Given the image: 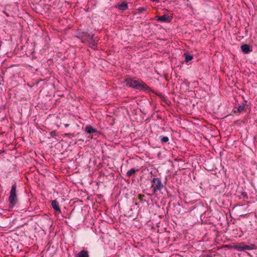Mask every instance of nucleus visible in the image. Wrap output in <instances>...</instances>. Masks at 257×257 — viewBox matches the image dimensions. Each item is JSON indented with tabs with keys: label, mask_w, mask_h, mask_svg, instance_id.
<instances>
[{
	"label": "nucleus",
	"mask_w": 257,
	"mask_h": 257,
	"mask_svg": "<svg viewBox=\"0 0 257 257\" xmlns=\"http://www.w3.org/2000/svg\"><path fill=\"white\" fill-rule=\"evenodd\" d=\"M75 37L80 39L82 43L87 44L91 48L95 49L97 46L94 35L92 33H88L87 32L78 29L76 33Z\"/></svg>",
	"instance_id": "obj_1"
},
{
	"label": "nucleus",
	"mask_w": 257,
	"mask_h": 257,
	"mask_svg": "<svg viewBox=\"0 0 257 257\" xmlns=\"http://www.w3.org/2000/svg\"><path fill=\"white\" fill-rule=\"evenodd\" d=\"M124 83L126 86L134 89L147 92L151 91V88L144 81L139 79H135L128 77L125 79Z\"/></svg>",
	"instance_id": "obj_2"
},
{
	"label": "nucleus",
	"mask_w": 257,
	"mask_h": 257,
	"mask_svg": "<svg viewBox=\"0 0 257 257\" xmlns=\"http://www.w3.org/2000/svg\"><path fill=\"white\" fill-rule=\"evenodd\" d=\"M8 200L10 203V208H13L18 202L16 182H14V183L12 185Z\"/></svg>",
	"instance_id": "obj_3"
},
{
	"label": "nucleus",
	"mask_w": 257,
	"mask_h": 257,
	"mask_svg": "<svg viewBox=\"0 0 257 257\" xmlns=\"http://www.w3.org/2000/svg\"><path fill=\"white\" fill-rule=\"evenodd\" d=\"M151 188H152L153 193L155 194L158 192L161 191L164 187L163 183L161 179L158 177H154L151 181Z\"/></svg>",
	"instance_id": "obj_4"
},
{
	"label": "nucleus",
	"mask_w": 257,
	"mask_h": 257,
	"mask_svg": "<svg viewBox=\"0 0 257 257\" xmlns=\"http://www.w3.org/2000/svg\"><path fill=\"white\" fill-rule=\"evenodd\" d=\"M172 18V17H167L165 15L159 17H156V19L158 21L168 23L171 22Z\"/></svg>",
	"instance_id": "obj_5"
},
{
	"label": "nucleus",
	"mask_w": 257,
	"mask_h": 257,
	"mask_svg": "<svg viewBox=\"0 0 257 257\" xmlns=\"http://www.w3.org/2000/svg\"><path fill=\"white\" fill-rule=\"evenodd\" d=\"M51 206L53 209L57 213H61V209L59 207V203L56 200H52Z\"/></svg>",
	"instance_id": "obj_6"
},
{
	"label": "nucleus",
	"mask_w": 257,
	"mask_h": 257,
	"mask_svg": "<svg viewBox=\"0 0 257 257\" xmlns=\"http://www.w3.org/2000/svg\"><path fill=\"white\" fill-rule=\"evenodd\" d=\"M85 131L87 134H98L97 130L93 127L91 125H87L85 127Z\"/></svg>",
	"instance_id": "obj_7"
},
{
	"label": "nucleus",
	"mask_w": 257,
	"mask_h": 257,
	"mask_svg": "<svg viewBox=\"0 0 257 257\" xmlns=\"http://www.w3.org/2000/svg\"><path fill=\"white\" fill-rule=\"evenodd\" d=\"M115 8L119 10L124 11L128 9V5L127 3L123 2L122 4L116 5Z\"/></svg>",
	"instance_id": "obj_8"
},
{
	"label": "nucleus",
	"mask_w": 257,
	"mask_h": 257,
	"mask_svg": "<svg viewBox=\"0 0 257 257\" xmlns=\"http://www.w3.org/2000/svg\"><path fill=\"white\" fill-rule=\"evenodd\" d=\"M241 51L245 54H248L252 51L249 45L247 44H243L241 46Z\"/></svg>",
	"instance_id": "obj_9"
},
{
	"label": "nucleus",
	"mask_w": 257,
	"mask_h": 257,
	"mask_svg": "<svg viewBox=\"0 0 257 257\" xmlns=\"http://www.w3.org/2000/svg\"><path fill=\"white\" fill-rule=\"evenodd\" d=\"M76 257H89V252L87 250H81L77 254Z\"/></svg>",
	"instance_id": "obj_10"
},
{
	"label": "nucleus",
	"mask_w": 257,
	"mask_h": 257,
	"mask_svg": "<svg viewBox=\"0 0 257 257\" xmlns=\"http://www.w3.org/2000/svg\"><path fill=\"white\" fill-rule=\"evenodd\" d=\"M159 139L162 144H166L169 141V138L168 137L164 136H159Z\"/></svg>",
	"instance_id": "obj_11"
},
{
	"label": "nucleus",
	"mask_w": 257,
	"mask_h": 257,
	"mask_svg": "<svg viewBox=\"0 0 257 257\" xmlns=\"http://www.w3.org/2000/svg\"><path fill=\"white\" fill-rule=\"evenodd\" d=\"M245 107V104L244 103H241L240 104L238 107H237V110H234V113L237 112H241L242 111Z\"/></svg>",
	"instance_id": "obj_12"
},
{
	"label": "nucleus",
	"mask_w": 257,
	"mask_h": 257,
	"mask_svg": "<svg viewBox=\"0 0 257 257\" xmlns=\"http://www.w3.org/2000/svg\"><path fill=\"white\" fill-rule=\"evenodd\" d=\"M138 171V170L135 168H132L126 172V175L127 177H131L133 174H134Z\"/></svg>",
	"instance_id": "obj_13"
},
{
	"label": "nucleus",
	"mask_w": 257,
	"mask_h": 257,
	"mask_svg": "<svg viewBox=\"0 0 257 257\" xmlns=\"http://www.w3.org/2000/svg\"><path fill=\"white\" fill-rule=\"evenodd\" d=\"M184 56L185 58V62L187 63L191 61L193 58L192 55L188 54L187 53H184Z\"/></svg>",
	"instance_id": "obj_14"
},
{
	"label": "nucleus",
	"mask_w": 257,
	"mask_h": 257,
	"mask_svg": "<svg viewBox=\"0 0 257 257\" xmlns=\"http://www.w3.org/2000/svg\"><path fill=\"white\" fill-rule=\"evenodd\" d=\"M240 247V246L239 247ZM241 250H250V247L249 245H244L242 246H240Z\"/></svg>",
	"instance_id": "obj_15"
},
{
	"label": "nucleus",
	"mask_w": 257,
	"mask_h": 257,
	"mask_svg": "<svg viewBox=\"0 0 257 257\" xmlns=\"http://www.w3.org/2000/svg\"><path fill=\"white\" fill-rule=\"evenodd\" d=\"M157 95L160 97L163 100H164L166 103V104H169V103L168 102V101L165 99V96L161 93H157Z\"/></svg>",
	"instance_id": "obj_16"
},
{
	"label": "nucleus",
	"mask_w": 257,
	"mask_h": 257,
	"mask_svg": "<svg viewBox=\"0 0 257 257\" xmlns=\"http://www.w3.org/2000/svg\"><path fill=\"white\" fill-rule=\"evenodd\" d=\"M145 10L146 9L145 8L141 7L137 9V13L140 14L142 13L143 12L145 11Z\"/></svg>",
	"instance_id": "obj_17"
},
{
	"label": "nucleus",
	"mask_w": 257,
	"mask_h": 257,
	"mask_svg": "<svg viewBox=\"0 0 257 257\" xmlns=\"http://www.w3.org/2000/svg\"><path fill=\"white\" fill-rule=\"evenodd\" d=\"M144 197V195H142V194H139L138 195V198H139V199L140 200L141 202H143V197Z\"/></svg>",
	"instance_id": "obj_18"
},
{
	"label": "nucleus",
	"mask_w": 257,
	"mask_h": 257,
	"mask_svg": "<svg viewBox=\"0 0 257 257\" xmlns=\"http://www.w3.org/2000/svg\"><path fill=\"white\" fill-rule=\"evenodd\" d=\"M249 246H250V247L251 248H250V250H253L254 249H255L256 247H257V246H256L255 244H251L250 245H249Z\"/></svg>",
	"instance_id": "obj_19"
},
{
	"label": "nucleus",
	"mask_w": 257,
	"mask_h": 257,
	"mask_svg": "<svg viewBox=\"0 0 257 257\" xmlns=\"http://www.w3.org/2000/svg\"><path fill=\"white\" fill-rule=\"evenodd\" d=\"M50 135L51 137H54L55 136H56L57 135L55 131H52V132H50Z\"/></svg>",
	"instance_id": "obj_20"
},
{
	"label": "nucleus",
	"mask_w": 257,
	"mask_h": 257,
	"mask_svg": "<svg viewBox=\"0 0 257 257\" xmlns=\"http://www.w3.org/2000/svg\"><path fill=\"white\" fill-rule=\"evenodd\" d=\"M242 197L244 199H247L248 197H247V195L246 194V193L243 192L242 193Z\"/></svg>",
	"instance_id": "obj_21"
},
{
	"label": "nucleus",
	"mask_w": 257,
	"mask_h": 257,
	"mask_svg": "<svg viewBox=\"0 0 257 257\" xmlns=\"http://www.w3.org/2000/svg\"><path fill=\"white\" fill-rule=\"evenodd\" d=\"M64 136H67L68 137H74V135L73 134H71V133H68V134H64Z\"/></svg>",
	"instance_id": "obj_22"
},
{
	"label": "nucleus",
	"mask_w": 257,
	"mask_h": 257,
	"mask_svg": "<svg viewBox=\"0 0 257 257\" xmlns=\"http://www.w3.org/2000/svg\"><path fill=\"white\" fill-rule=\"evenodd\" d=\"M63 124H64V125L66 127H68V126L70 125V124H69V123H63Z\"/></svg>",
	"instance_id": "obj_23"
},
{
	"label": "nucleus",
	"mask_w": 257,
	"mask_h": 257,
	"mask_svg": "<svg viewBox=\"0 0 257 257\" xmlns=\"http://www.w3.org/2000/svg\"><path fill=\"white\" fill-rule=\"evenodd\" d=\"M3 13L7 16V17H9L10 15L8 13H7V12H3Z\"/></svg>",
	"instance_id": "obj_24"
}]
</instances>
